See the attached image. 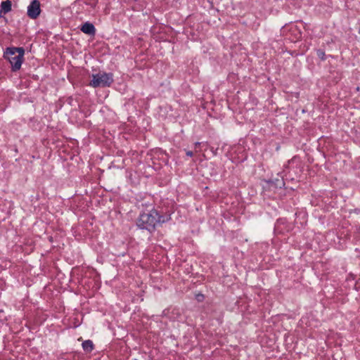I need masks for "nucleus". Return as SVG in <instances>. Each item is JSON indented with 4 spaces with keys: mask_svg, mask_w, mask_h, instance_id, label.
Returning <instances> with one entry per match:
<instances>
[{
    "mask_svg": "<svg viewBox=\"0 0 360 360\" xmlns=\"http://www.w3.org/2000/svg\"><path fill=\"white\" fill-rule=\"evenodd\" d=\"M80 30L84 34H89L90 36H94L96 34V28L94 25L89 22H86L84 23L82 25Z\"/></svg>",
    "mask_w": 360,
    "mask_h": 360,
    "instance_id": "nucleus-5",
    "label": "nucleus"
},
{
    "mask_svg": "<svg viewBox=\"0 0 360 360\" xmlns=\"http://www.w3.org/2000/svg\"><path fill=\"white\" fill-rule=\"evenodd\" d=\"M186 155L189 156V157H192L193 155V153L191 150H188L186 152Z\"/></svg>",
    "mask_w": 360,
    "mask_h": 360,
    "instance_id": "nucleus-13",
    "label": "nucleus"
},
{
    "mask_svg": "<svg viewBox=\"0 0 360 360\" xmlns=\"http://www.w3.org/2000/svg\"><path fill=\"white\" fill-rule=\"evenodd\" d=\"M113 82L112 73L98 72L97 74L92 75V79L90 82V85L94 88L107 87L110 86Z\"/></svg>",
    "mask_w": 360,
    "mask_h": 360,
    "instance_id": "nucleus-3",
    "label": "nucleus"
},
{
    "mask_svg": "<svg viewBox=\"0 0 360 360\" xmlns=\"http://www.w3.org/2000/svg\"><path fill=\"white\" fill-rule=\"evenodd\" d=\"M271 183L275 186V188H281L285 186L283 177H278L271 181Z\"/></svg>",
    "mask_w": 360,
    "mask_h": 360,
    "instance_id": "nucleus-9",
    "label": "nucleus"
},
{
    "mask_svg": "<svg viewBox=\"0 0 360 360\" xmlns=\"http://www.w3.org/2000/svg\"><path fill=\"white\" fill-rule=\"evenodd\" d=\"M204 298V295L202 294H199L197 295V299L198 301H202Z\"/></svg>",
    "mask_w": 360,
    "mask_h": 360,
    "instance_id": "nucleus-11",
    "label": "nucleus"
},
{
    "mask_svg": "<svg viewBox=\"0 0 360 360\" xmlns=\"http://www.w3.org/2000/svg\"><path fill=\"white\" fill-rule=\"evenodd\" d=\"M316 55L321 60H326V54L325 51L322 49H317L316 50Z\"/></svg>",
    "mask_w": 360,
    "mask_h": 360,
    "instance_id": "nucleus-10",
    "label": "nucleus"
},
{
    "mask_svg": "<svg viewBox=\"0 0 360 360\" xmlns=\"http://www.w3.org/2000/svg\"><path fill=\"white\" fill-rule=\"evenodd\" d=\"M171 219V214L168 213H165L164 214H160V213L158 212L157 215V225H161L164 223H166L169 221Z\"/></svg>",
    "mask_w": 360,
    "mask_h": 360,
    "instance_id": "nucleus-6",
    "label": "nucleus"
},
{
    "mask_svg": "<svg viewBox=\"0 0 360 360\" xmlns=\"http://www.w3.org/2000/svg\"><path fill=\"white\" fill-rule=\"evenodd\" d=\"M25 49L23 47H7L4 52V58L9 61L11 71L17 72L21 68L24 60Z\"/></svg>",
    "mask_w": 360,
    "mask_h": 360,
    "instance_id": "nucleus-1",
    "label": "nucleus"
},
{
    "mask_svg": "<svg viewBox=\"0 0 360 360\" xmlns=\"http://www.w3.org/2000/svg\"><path fill=\"white\" fill-rule=\"evenodd\" d=\"M41 4L39 0H32L27 6V15L31 19H37L41 13Z\"/></svg>",
    "mask_w": 360,
    "mask_h": 360,
    "instance_id": "nucleus-4",
    "label": "nucleus"
},
{
    "mask_svg": "<svg viewBox=\"0 0 360 360\" xmlns=\"http://www.w3.org/2000/svg\"><path fill=\"white\" fill-rule=\"evenodd\" d=\"M4 12L0 9V18L3 17Z\"/></svg>",
    "mask_w": 360,
    "mask_h": 360,
    "instance_id": "nucleus-14",
    "label": "nucleus"
},
{
    "mask_svg": "<svg viewBox=\"0 0 360 360\" xmlns=\"http://www.w3.org/2000/svg\"><path fill=\"white\" fill-rule=\"evenodd\" d=\"M195 147H198V146H199L200 145V142H196L195 143Z\"/></svg>",
    "mask_w": 360,
    "mask_h": 360,
    "instance_id": "nucleus-15",
    "label": "nucleus"
},
{
    "mask_svg": "<svg viewBox=\"0 0 360 360\" xmlns=\"http://www.w3.org/2000/svg\"><path fill=\"white\" fill-rule=\"evenodd\" d=\"M295 158H292L290 160H289V161L288 162V164H287L286 165H285V168H288V167L289 164H290L291 162H292L295 160Z\"/></svg>",
    "mask_w": 360,
    "mask_h": 360,
    "instance_id": "nucleus-12",
    "label": "nucleus"
},
{
    "mask_svg": "<svg viewBox=\"0 0 360 360\" xmlns=\"http://www.w3.org/2000/svg\"><path fill=\"white\" fill-rule=\"evenodd\" d=\"M12 8V3L10 0L4 1L1 3L0 9L4 14L10 12Z\"/></svg>",
    "mask_w": 360,
    "mask_h": 360,
    "instance_id": "nucleus-8",
    "label": "nucleus"
},
{
    "mask_svg": "<svg viewBox=\"0 0 360 360\" xmlns=\"http://www.w3.org/2000/svg\"><path fill=\"white\" fill-rule=\"evenodd\" d=\"M131 360H137V359H131Z\"/></svg>",
    "mask_w": 360,
    "mask_h": 360,
    "instance_id": "nucleus-16",
    "label": "nucleus"
},
{
    "mask_svg": "<svg viewBox=\"0 0 360 360\" xmlns=\"http://www.w3.org/2000/svg\"><path fill=\"white\" fill-rule=\"evenodd\" d=\"M158 210L152 209L150 212H143L139 215L136 221V225L141 229H146L150 233L155 230L157 226Z\"/></svg>",
    "mask_w": 360,
    "mask_h": 360,
    "instance_id": "nucleus-2",
    "label": "nucleus"
},
{
    "mask_svg": "<svg viewBox=\"0 0 360 360\" xmlns=\"http://www.w3.org/2000/svg\"><path fill=\"white\" fill-rule=\"evenodd\" d=\"M82 346L83 350L86 353H90L94 349V345L91 340H84Z\"/></svg>",
    "mask_w": 360,
    "mask_h": 360,
    "instance_id": "nucleus-7",
    "label": "nucleus"
}]
</instances>
